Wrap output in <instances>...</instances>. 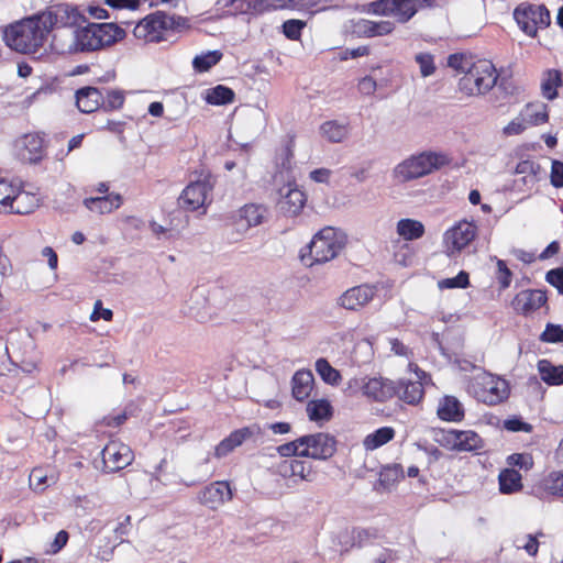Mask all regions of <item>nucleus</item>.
Returning a JSON list of instances; mask_svg holds the SVG:
<instances>
[{
  "label": "nucleus",
  "mask_w": 563,
  "mask_h": 563,
  "mask_svg": "<svg viewBox=\"0 0 563 563\" xmlns=\"http://www.w3.org/2000/svg\"><path fill=\"white\" fill-rule=\"evenodd\" d=\"M212 185L207 179L192 181L181 191L178 206L187 211L206 209L211 202Z\"/></svg>",
  "instance_id": "11"
},
{
  "label": "nucleus",
  "mask_w": 563,
  "mask_h": 563,
  "mask_svg": "<svg viewBox=\"0 0 563 563\" xmlns=\"http://www.w3.org/2000/svg\"><path fill=\"white\" fill-rule=\"evenodd\" d=\"M476 234V224L462 220L444 233V243L451 253L460 252L475 239Z\"/></svg>",
  "instance_id": "17"
},
{
  "label": "nucleus",
  "mask_w": 563,
  "mask_h": 563,
  "mask_svg": "<svg viewBox=\"0 0 563 563\" xmlns=\"http://www.w3.org/2000/svg\"><path fill=\"white\" fill-rule=\"evenodd\" d=\"M439 442L456 452H478L484 448V440L473 430H442Z\"/></svg>",
  "instance_id": "10"
},
{
  "label": "nucleus",
  "mask_w": 563,
  "mask_h": 563,
  "mask_svg": "<svg viewBox=\"0 0 563 563\" xmlns=\"http://www.w3.org/2000/svg\"><path fill=\"white\" fill-rule=\"evenodd\" d=\"M222 57L219 51H210L206 54L198 55L192 60V66L198 71H207L218 64Z\"/></svg>",
  "instance_id": "46"
},
{
  "label": "nucleus",
  "mask_w": 563,
  "mask_h": 563,
  "mask_svg": "<svg viewBox=\"0 0 563 563\" xmlns=\"http://www.w3.org/2000/svg\"><path fill=\"white\" fill-rule=\"evenodd\" d=\"M51 48L57 54H73L79 52L78 30L71 27L53 29Z\"/></svg>",
  "instance_id": "19"
},
{
  "label": "nucleus",
  "mask_w": 563,
  "mask_h": 563,
  "mask_svg": "<svg viewBox=\"0 0 563 563\" xmlns=\"http://www.w3.org/2000/svg\"><path fill=\"white\" fill-rule=\"evenodd\" d=\"M538 536H543V533L539 532V533H537V536L529 534L527 538L528 539L527 542L522 547L530 556H536L538 554V551H539V541L537 539Z\"/></svg>",
  "instance_id": "64"
},
{
  "label": "nucleus",
  "mask_w": 563,
  "mask_h": 563,
  "mask_svg": "<svg viewBox=\"0 0 563 563\" xmlns=\"http://www.w3.org/2000/svg\"><path fill=\"white\" fill-rule=\"evenodd\" d=\"M397 396L399 400L408 405L419 404L424 396V388L419 380L389 382V396Z\"/></svg>",
  "instance_id": "21"
},
{
  "label": "nucleus",
  "mask_w": 563,
  "mask_h": 563,
  "mask_svg": "<svg viewBox=\"0 0 563 563\" xmlns=\"http://www.w3.org/2000/svg\"><path fill=\"white\" fill-rule=\"evenodd\" d=\"M316 372L325 384L338 386L341 382V374L338 369L331 366L325 358H318L314 364Z\"/></svg>",
  "instance_id": "40"
},
{
  "label": "nucleus",
  "mask_w": 563,
  "mask_h": 563,
  "mask_svg": "<svg viewBox=\"0 0 563 563\" xmlns=\"http://www.w3.org/2000/svg\"><path fill=\"white\" fill-rule=\"evenodd\" d=\"M390 344V349L394 352V354L404 357L407 361V366L410 371L413 368V366L416 369L418 368V366L412 362L413 351L408 345H406L402 341L398 339L391 340Z\"/></svg>",
  "instance_id": "49"
},
{
  "label": "nucleus",
  "mask_w": 563,
  "mask_h": 563,
  "mask_svg": "<svg viewBox=\"0 0 563 563\" xmlns=\"http://www.w3.org/2000/svg\"><path fill=\"white\" fill-rule=\"evenodd\" d=\"M40 205V198L33 192L21 190L18 185L14 192V198L9 205L8 211L16 214H27L34 211Z\"/></svg>",
  "instance_id": "27"
},
{
  "label": "nucleus",
  "mask_w": 563,
  "mask_h": 563,
  "mask_svg": "<svg viewBox=\"0 0 563 563\" xmlns=\"http://www.w3.org/2000/svg\"><path fill=\"white\" fill-rule=\"evenodd\" d=\"M540 488L547 494L563 497V472H551L541 481Z\"/></svg>",
  "instance_id": "42"
},
{
  "label": "nucleus",
  "mask_w": 563,
  "mask_h": 563,
  "mask_svg": "<svg viewBox=\"0 0 563 563\" xmlns=\"http://www.w3.org/2000/svg\"><path fill=\"white\" fill-rule=\"evenodd\" d=\"M233 98H234V92L232 91V89H230L225 86H222V85H219L214 88L208 89L205 95V100L209 104H216V106L230 103L233 101Z\"/></svg>",
  "instance_id": "41"
},
{
  "label": "nucleus",
  "mask_w": 563,
  "mask_h": 563,
  "mask_svg": "<svg viewBox=\"0 0 563 563\" xmlns=\"http://www.w3.org/2000/svg\"><path fill=\"white\" fill-rule=\"evenodd\" d=\"M512 18L519 30L531 38L551 25V13L544 3L522 1L514 9Z\"/></svg>",
  "instance_id": "3"
},
{
  "label": "nucleus",
  "mask_w": 563,
  "mask_h": 563,
  "mask_svg": "<svg viewBox=\"0 0 563 563\" xmlns=\"http://www.w3.org/2000/svg\"><path fill=\"white\" fill-rule=\"evenodd\" d=\"M448 67L462 75L457 81V91L465 97L487 95L499 78V73L492 60L477 58L467 53L450 54Z\"/></svg>",
  "instance_id": "1"
},
{
  "label": "nucleus",
  "mask_w": 563,
  "mask_h": 563,
  "mask_svg": "<svg viewBox=\"0 0 563 563\" xmlns=\"http://www.w3.org/2000/svg\"><path fill=\"white\" fill-rule=\"evenodd\" d=\"M308 418L311 421H328L333 415V408L327 399H314L307 404L306 408Z\"/></svg>",
  "instance_id": "38"
},
{
  "label": "nucleus",
  "mask_w": 563,
  "mask_h": 563,
  "mask_svg": "<svg viewBox=\"0 0 563 563\" xmlns=\"http://www.w3.org/2000/svg\"><path fill=\"white\" fill-rule=\"evenodd\" d=\"M332 176V170L329 168H317L309 173V178L318 184H330V179Z\"/></svg>",
  "instance_id": "62"
},
{
  "label": "nucleus",
  "mask_w": 563,
  "mask_h": 563,
  "mask_svg": "<svg viewBox=\"0 0 563 563\" xmlns=\"http://www.w3.org/2000/svg\"><path fill=\"white\" fill-rule=\"evenodd\" d=\"M385 443H387V427L379 428L363 440V446L366 451L376 450Z\"/></svg>",
  "instance_id": "48"
},
{
  "label": "nucleus",
  "mask_w": 563,
  "mask_h": 563,
  "mask_svg": "<svg viewBox=\"0 0 563 563\" xmlns=\"http://www.w3.org/2000/svg\"><path fill=\"white\" fill-rule=\"evenodd\" d=\"M499 492L503 495H512L523 489L522 476L519 471L506 467L498 474Z\"/></svg>",
  "instance_id": "31"
},
{
  "label": "nucleus",
  "mask_w": 563,
  "mask_h": 563,
  "mask_svg": "<svg viewBox=\"0 0 563 563\" xmlns=\"http://www.w3.org/2000/svg\"><path fill=\"white\" fill-rule=\"evenodd\" d=\"M298 444H302L300 456L313 460H328L336 451V441L329 433L318 432L298 438Z\"/></svg>",
  "instance_id": "9"
},
{
  "label": "nucleus",
  "mask_w": 563,
  "mask_h": 563,
  "mask_svg": "<svg viewBox=\"0 0 563 563\" xmlns=\"http://www.w3.org/2000/svg\"><path fill=\"white\" fill-rule=\"evenodd\" d=\"M187 313L200 323L212 319L211 309L203 289H195L187 301Z\"/></svg>",
  "instance_id": "25"
},
{
  "label": "nucleus",
  "mask_w": 563,
  "mask_h": 563,
  "mask_svg": "<svg viewBox=\"0 0 563 563\" xmlns=\"http://www.w3.org/2000/svg\"><path fill=\"white\" fill-rule=\"evenodd\" d=\"M470 391L481 402L495 406L509 396L508 383L495 375L484 373L471 380Z\"/></svg>",
  "instance_id": "8"
},
{
  "label": "nucleus",
  "mask_w": 563,
  "mask_h": 563,
  "mask_svg": "<svg viewBox=\"0 0 563 563\" xmlns=\"http://www.w3.org/2000/svg\"><path fill=\"white\" fill-rule=\"evenodd\" d=\"M563 85L562 73L559 69H547L542 75L541 92L547 100H554L559 96V88Z\"/></svg>",
  "instance_id": "34"
},
{
  "label": "nucleus",
  "mask_w": 563,
  "mask_h": 563,
  "mask_svg": "<svg viewBox=\"0 0 563 563\" xmlns=\"http://www.w3.org/2000/svg\"><path fill=\"white\" fill-rule=\"evenodd\" d=\"M15 152L22 162L35 164L43 157V140L37 134H25L15 142Z\"/></svg>",
  "instance_id": "18"
},
{
  "label": "nucleus",
  "mask_w": 563,
  "mask_h": 563,
  "mask_svg": "<svg viewBox=\"0 0 563 563\" xmlns=\"http://www.w3.org/2000/svg\"><path fill=\"white\" fill-rule=\"evenodd\" d=\"M306 23L301 20H288L283 24V31L287 38L299 40Z\"/></svg>",
  "instance_id": "54"
},
{
  "label": "nucleus",
  "mask_w": 563,
  "mask_h": 563,
  "mask_svg": "<svg viewBox=\"0 0 563 563\" xmlns=\"http://www.w3.org/2000/svg\"><path fill=\"white\" fill-rule=\"evenodd\" d=\"M257 427H245L230 433L214 449V455L218 459L227 456L235 448L240 446L245 440L253 437L257 432Z\"/></svg>",
  "instance_id": "24"
},
{
  "label": "nucleus",
  "mask_w": 563,
  "mask_h": 563,
  "mask_svg": "<svg viewBox=\"0 0 563 563\" xmlns=\"http://www.w3.org/2000/svg\"><path fill=\"white\" fill-rule=\"evenodd\" d=\"M102 100L101 92L95 87H84L76 92V104L79 111L91 113L96 111Z\"/></svg>",
  "instance_id": "32"
},
{
  "label": "nucleus",
  "mask_w": 563,
  "mask_h": 563,
  "mask_svg": "<svg viewBox=\"0 0 563 563\" xmlns=\"http://www.w3.org/2000/svg\"><path fill=\"white\" fill-rule=\"evenodd\" d=\"M18 184L0 176V212H7L9 205L14 198V192Z\"/></svg>",
  "instance_id": "45"
},
{
  "label": "nucleus",
  "mask_w": 563,
  "mask_h": 563,
  "mask_svg": "<svg viewBox=\"0 0 563 563\" xmlns=\"http://www.w3.org/2000/svg\"><path fill=\"white\" fill-rule=\"evenodd\" d=\"M124 31L113 23H90L78 30L79 52L101 49L124 36Z\"/></svg>",
  "instance_id": "5"
},
{
  "label": "nucleus",
  "mask_w": 563,
  "mask_h": 563,
  "mask_svg": "<svg viewBox=\"0 0 563 563\" xmlns=\"http://www.w3.org/2000/svg\"><path fill=\"white\" fill-rule=\"evenodd\" d=\"M527 124L526 122L523 121L521 114H519V117L515 118L514 120H511L504 129H503V133L506 135V136H510V135H519L521 134L526 129H527Z\"/></svg>",
  "instance_id": "59"
},
{
  "label": "nucleus",
  "mask_w": 563,
  "mask_h": 563,
  "mask_svg": "<svg viewBox=\"0 0 563 563\" xmlns=\"http://www.w3.org/2000/svg\"><path fill=\"white\" fill-rule=\"evenodd\" d=\"M41 15L49 32L64 26L74 29L85 21V16L78 8L66 3L54 5L41 12Z\"/></svg>",
  "instance_id": "12"
},
{
  "label": "nucleus",
  "mask_w": 563,
  "mask_h": 563,
  "mask_svg": "<svg viewBox=\"0 0 563 563\" xmlns=\"http://www.w3.org/2000/svg\"><path fill=\"white\" fill-rule=\"evenodd\" d=\"M350 124L338 120H329L323 122L319 128L322 139L330 143H342L350 136Z\"/></svg>",
  "instance_id": "29"
},
{
  "label": "nucleus",
  "mask_w": 563,
  "mask_h": 563,
  "mask_svg": "<svg viewBox=\"0 0 563 563\" xmlns=\"http://www.w3.org/2000/svg\"><path fill=\"white\" fill-rule=\"evenodd\" d=\"M375 295V287L360 285L344 291L338 298V305L346 310H357L368 303Z\"/></svg>",
  "instance_id": "20"
},
{
  "label": "nucleus",
  "mask_w": 563,
  "mask_h": 563,
  "mask_svg": "<svg viewBox=\"0 0 563 563\" xmlns=\"http://www.w3.org/2000/svg\"><path fill=\"white\" fill-rule=\"evenodd\" d=\"M347 242V236L344 231L327 227L321 229L312 238L309 247V254L313 263H327L334 257L344 249Z\"/></svg>",
  "instance_id": "4"
},
{
  "label": "nucleus",
  "mask_w": 563,
  "mask_h": 563,
  "mask_svg": "<svg viewBox=\"0 0 563 563\" xmlns=\"http://www.w3.org/2000/svg\"><path fill=\"white\" fill-rule=\"evenodd\" d=\"M424 225L418 220L401 219L397 223V233L405 241L418 240L424 234Z\"/></svg>",
  "instance_id": "39"
},
{
  "label": "nucleus",
  "mask_w": 563,
  "mask_h": 563,
  "mask_svg": "<svg viewBox=\"0 0 563 563\" xmlns=\"http://www.w3.org/2000/svg\"><path fill=\"white\" fill-rule=\"evenodd\" d=\"M470 286V275L465 271H461L455 277L444 278L439 282L442 289L466 288Z\"/></svg>",
  "instance_id": "51"
},
{
  "label": "nucleus",
  "mask_w": 563,
  "mask_h": 563,
  "mask_svg": "<svg viewBox=\"0 0 563 563\" xmlns=\"http://www.w3.org/2000/svg\"><path fill=\"white\" fill-rule=\"evenodd\" d=\"M541 340L549 343L563 342V328L559 324L549 323L541 334Z\"/></svg>",
  "instance_id": "56"
},
{
  "label": "nucleus",
  "mask_w": 563,
  "mask_h": 563,
  "mask_svg": "<svg viewBox=\"0 0 563 563\" xmlns=\"http://www.w3.org/2000/svg\"><path fill=\"white\" fill-rule=\"evenodd\" d=\"M101 455L103 470L109 473L120 471L133 461L132 450L128 445L115 441L108 443Z\"/></svg>",
  "instance_id": "15"
},
{
  "label": "nucleus",
  "mask_w": 563,
  "mask_h": 563,
  "mask_svg": "<svg viewBox=\"0 0 563 563\" xmlns=\"http://www.w3.org/2000/svg\"><path fill=\"white\" fill-rule=\"evenodd\" d=\"M544 278L548 284L558 290L559 295L563 296V267L548 271Z\"/></svg>",
  "instance_id": "57"
},
{
  "label": "nucleus",
  "mask_w": 563,
  "mask_h": 563,
  "mask_svg": "<svg viewBox=\"0 0 563 563\" xmlns=\"http://www.w3.org/2000/svg\"><path fill=\"white\" fill-rule=\"evenodd\" d=\"M314 378L311 371H297L291 379L292 396L298 401L306 400L313 389Z\"/></svg>",
  "instance_id": "30"
},
{
  "label": "nucleus",
  "mask_w": 563,
  "mask_h": 563,
  "mask_svg": "<svg viewBox=\"0 0 563 563\" xmlns=\"http://www.w3.org/2000/svg\"><path fill=\"white\" fill-rule=\"evenodd\" d=\"M497 273L496 278L500 290L507 289L512 280V272L508 268L507 264L503 260L497 261Z\"/></svg>",
  "instance_id": "53"
},
{
  "label": "nucleus",
  "mask_w": 563,
  "mask_h": 563,
  "mask_svg": "<svg viewBox=\"0 0 563 563\" xmlns=\"http://www.w3.org/2000/svg\"><path fill=\"white\" fill-rule=\"evenodd\" d=\"M57 482V476L53 471L43 467H34L29 476V484L32 490L43 493L47 487Z\"/></svg>",
  "instance_id": "35"
},
{
  "label": "nucleus",
  "mask_w": 563,
  "mask_h": 563,
  "mask_svg": "<svg viewBox=\"0 0 563 563\" xmlns=\"http://www.w3.org/2000/svg\"><path fill=\"white\" fill-rule=\"evenodd\" d=\"M437 415L442 421L461 422L465 417V410L456 397L444 396L439 401Z\"/></svg>",
  "instance_id": "26"
},
{
  "label": "nucleus",
  "mask_w": 563,
  "mask_h": 563,
  "mask_svg": "<svg viewBox=\"0 0 563 563\" xmlns=\"http://www.w3.org/2000/svg\"><path fill=\"white\" fill-rule=\"evenodd\" d=\"M277 472L285 478L299 477L301 481L306 482H311L314 476L312 466L307 462L297 459L282 461L277 465Z\"/></svg>",
  "instance_id": "23"
},
{
  "label": "nucleus",
  "mask_w": 563,
  "mask_h": 563,
  "mask_svg": "<svg viewBox=\"0 0 563 563\" xmlns=\"http://www.w3.org/2000/svg\"><path fill=\"white\" fill-rule=\"evenodd\" d=\"M185 25L186 20L184 18L158 11L139 22L133 30V34L139 40L155 43L164 40L165 31L180 29Z\"/></svg>",
  "instance_id": "6"
},
{
  "label": "nucleus",
  "mask_w": 563,
  "mask_h": 563,
  "mask_svg": "<svg viewBox=\"0 0 563 563\" xmlns=\"http://www.w3.org/2000/svg\"><path fill=\"white\" fill-rule=\"evenodd\" d=\"M450 159L444 154L423 152L412 156L395 168V176L406 181L416 179L448 165Z\"/></svg>",
  "instance_id": "7"
},
{
  "label": "nucleus",
  "mask_w": 563,
  "mask_h": 563,
  "mask_svg": "<svg viewBox=\"0 0 563 563\" xmlns=\"http://www.w3.org/2000/svg\"><path fill=\"white\" fill-rule=\"evenodd\" d=\"M503 426L507 431H511V432L522 431V432L530 433L533 430V427L530 423L523 421L520 417H516V416L504 420Z\"/></svg>",
  "instance_id": "55"
},
{
  "label": "nucleus",
  "mask_w": 563,
  "mask_h": 563,
  "mask_svg": "<svg viewBox=\"0 0 563 563\" xmlns=\"http://www.w3.org/2000/svg\"><path fill=\"white\" fill-rule=\"evenodd\" d=\"M124 102V96L119 90L109 91L106 99V107L109 109H119Z\"/></svg>",
  "instance_id": "63"
},
{
  "label": "nucleus",
  "mask_w": 563,
  "mask_h": 563,
  "mask_svg": "<svg viewBox=\"0 0 563 563\" xmlns=\"http://www.w3.org/2000/svg\"><path fill=\"white\" fill-rule=\"evenodd\" d=\"M509 468L519 467L523 471H530L533 467V457L529 453H512L507 457Z\"/></svg>",
  "instance_id": "50"
},
{
  "label": "nucleus",
  "mask_w": 563,
  "mask_h": 563,
  "mask_svg": "<svg viewBox=\"0 0 563 563\" xmlns=\"http://www.w3.org/2000/svg\"><path fill=\"white\" fill-rule=\"evenodd\" d=\"M267 218V208L264 205L246 203L230 217V224L240 234L261 225Z\"/></svg>",
  "instance_id": "13"
},
{
  "label": "nucleus",
  "mask_w": 563,
  "mask_h": 563,
  "mask_svg": "<svg viewBox=\"0 0 563 563\" xmlns=\"http://www.w3.org/2000/svg\"><path fill=\"white\" fill-rule=\"evenodd\" d=\"M363 394L371 400L384 401L386 391L385 384L382 378H369L363 386Z\"/></svg>",
  "instance_id": "44"
},
{
  "label": "nucleus",
  "mask_w": 563,
  "mask_h": 563,
  "mask_svg": "<svg viewBox=\"0 0 563 563\" xmlns=\"http://www.w3.org/2000/svg\"><path fill=\"white\" fill-rule=\"evenodd\" d=\"M277 208L286 217H297L303 209L307 198L295 181H287L278 189Z\"/></svg>",
  "instance_id": "14"
},
{
  "label": "nucleus",
  "mask_w": 563,
  "mask_h": 563,
  "mask_svg": "<svg viewBox=\"0 0 563 563\" xmlns=\"http://www.w3.org/2000/svg\"><path fill=\"white\" fill-rule=\"evenodd\" d=\"M122 205V197L112 192L102 197H89L84 200V206L91 212L98 214L110 213Z\"/></svg>",
  "instance_id": "28"
},
{
  "label": "nucleus",
  "mask_w": 563,
  "mask_h": 563,
  "mask_svg": "<svg viewBox=\"0 0 563 563\" xmlns=\"http://www.w3.org/2000/svg\"><path fill=\"white\" fill-rule=\"evenodd\" d=\"M355 32L364 36L384 35L387 33V23L383 21L374 22L369 20H360L355 24Z\"/></svg>",
  "instance_id": "43"
},
{
  "label": "nucleus",
  "mask_w": 563,
  "mask_h": 563,
  "mask_svg": "<svg viewBox=\"0 0 563 563\" xmlns=\"http://www.w3.org/2000/svg\"><path fill=\"white\" fill-rule=\"evenodd\" d=\"M389 13L401 23L408 22L420 9L417 0H389Z\"/></svg>",
  "instance_id": "36"
},
{
  "label": "nucleus",
  "mask_w": 563,
  "mask_h": 563,
  "mask_svg": "<svg viewBox=\"0 0 563 563\" xmlns=\"http://www.w3.org/2000/svg\"><path fill=\"white\" fill-rule=\"evenodd\" d=\"M416 63L419 65L420 74L422 77H429L435 73L434 57L430 53H419L415 57Z\"/></svg>",
  "instance_id": "52"
},
{
  "label": "nucleus",
  "mask_w": 563,
  "mask_h": 563,
  "mask_svg": "<svg viewBox=\"0 0 563 563\" xmlns=\"http://www.w3.org/2000/svg\"><path fill=\"white\" fill-rule=\"evenodd\" d=\"M113 317V312L110 309L102 308L101 300H97L93 306V311L90 314L91 321H98L99 319H103L106 321H110Z\"/></svg>",
  "instance_id": "61"
},
{
  "label": "nucleus",
  "mask_w": 563,
  "mask_h": 563,
  "mask_svg": "<svg viewBox=\"0 0 563 563\" xmlns=\"http://www.w3.org/2000/svg\"><path fill=\"white\" fill-rule=\"evenodd\" d=\"M302 449V444H298V439L282 444L277 448V452L280 456L290 457V456H300V450Z\"/></svg>",
  "instance_id": "60"
},
{
  "label": "nucleus",
  "mask_w": 563,
  "mask_h": 563,
  "mask_svg": "<svg viewBox=\"0 0 563 563\" xmlns=\"http://www.w3.org/2000/svg\"><path fill=\"white\" fill-rule=\"evenodd\" d=\"M527 126H538L549 121L547 104L528 103L520 112Z\"/></svg>",
  "instance_id": "37"
},
{
  "label": "nucleus",
  "mask_w": 563,
  "mask_h": 563,
  "mask_svg": "<svg viewBox=\"0 0 563 563\" xmlns=\"http://www.w3.org/2000/svg\"><path fill=\"white\" fill-rule=\"evenodd\" d=\"M231 498L232 492L227 482H214L198 494L199 501L210 509H218Z\"/></svg>",
  "instance_id": "22"
},
{
  "label": "nucleus",
  "mask_w": 563,
  "mask_h": 563,
  "mask_svg": "<svg viewBox=\"0 0 563 563\" xmlns=\"http://www.w3.org/2000/svg\"><path fill=\"white\" fill-rule=\"evenodd\" d=\"M540 378L549 386L563 385V365H554L547 358L539 360L537 363Z\"/></svg>",
  "instance_id": "33"
},
{
  "label": "nucleus",
  "mask_w": 563,
  "mask_h": 563,
  "mask_svg": "<svg viewBox=\"0 0 563 563\" xmlns=\"http://www.w3.org/2000/svg\"><path fill=\"white\" fill-rule=\"evenodd\" d=\"M548 302V295L542 289H525L515 295L510 306L518 314L528 317Z\"/></svg>",
  "instance_id": "16"
},
{
  "label": "nucleus",
  "mask_w": 563,
  "mask_h": 563,
  "mask_svg": "<svg viewBox=\"0 0 563 563\" xmlns=\"http://www.w3.org/2000/svg\"><path fill=\"white\" fill-rule=\"evenodd\" d=\"M49 31L41 15L22 19L3 30V41L13 51L21 54H34L44 47Z\"/></svg>",
  "instance_id": "2"
},
{
  "label": "nucleus",
  "mask_w": 563,
  "mask_h": 563,
  "mask_svg": "<svg viewBox=\"0 0 563 563\" xmlns=\"http://www.w3.org/2000/svg\"><path fill=\"white\" fill-rule=\"evenodd\" d=\"M550 181L554 188L563 187V163L554 159L551 165Z\"/></svg>",
  "instance_id": "58"
},
{
  "label": "nucleus",
  "mask_w": 563,
  "mask_h": 563,
  "mask_svg": "<svg viewBox=\"0 0 563 563\" xmlns=\"http://www.w3.org/2000/svg\"><path fill=\"white\" fill-rule=\"evenodd\" d=\"M265 0H239L234 4L235 14H257L265 11Z\"/></svg>",
  "instance_id": "47"
}]
</instances>
